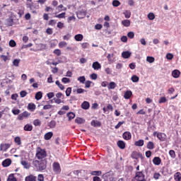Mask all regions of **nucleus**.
Segmentation results:
<instances>
[{
	"label": "nucleus",
	"instance_id": "24",
	"mask_svg": "<svg viewBox=\"0 0 181 181\" xmlns=\"http://www.w3.org/2000/svg\"><path fill=\"white\" fill-rule=\"evenodd\" d=\"M90 125L92 127H101V122H100L97 120H93L90 123Z\"/></svg>",
	"mask_w": 181,
	"mask_h": 181
},
{
	"label": "nucleus",
	"instance_id": "34",
	"mask_svg": "<svg viewBox=\"0 0 181 181\" xmlns=\"http://www.w3.org/2000/svg\"><path fill=\"white\" fill-rule=\"evenodd\" d=\"M67 47V42H66V41H62L59 43V47H60V49H63V47Z\"/></svg>",
	"mask_w": 181,
	"mask_h": 181
},
{
	"label": "nucleus",
	"instance_id": "64",
	"mask_svg": "<svg viewBox=\"0 0 181 181\" xmlns=\"http://www.w3.org/2000/svg\"><path fill=\"white\" fill-rule=\"evenodd\" d=\"M105 71L107 74H112V70L110 68H105Z\"/></svg>",
	"mask_w": 181,
	"mask_h": 181
},
{
	"label": "nucleus",
	"instance_id": "57",
	"mask_svg": "<svg viewBox=\"0 0 181 181\" xmlns=\"http://www.w3.org/2000/svg\"><path fill=\"white\" fill-rule=\"evenodd\" d=\"M127 36H128V37H129V39H134L135 34L134 33V32H129L127 33Z\"/></svg>",
	"mask_w": 181,
	"mask_h": 181
},
{
	"label": "nucleus",
	"instance_id": "59",
	"mask_svg": "<svg viewBox=\"0 0 181 181\" xmlns=\"http://www.w3.org/2000/svg\"><path fill=\"white\" fill-rule=\"evenodd\" d=\"M47 96L49 98V100H50V99L53 98V97H54V93H53V92L48 93L47 94Z\"/></svg>",
	"mask_w": 181,
	"mask_h": 181
},
{
	"label": "nucleus",
	"instance_id": "44",
	"mask_svg": "<svg viewBox=\"0 0 181 181\" xmlns=\"http://www.w3.org/2000/svg\"><path fill=\"white\" fill-rule=\"evenodd\" d=\"M11 112H13V115H19V114H21V110H19V109H17V110L13 109L11 110Z\"/></svg>",
	"mask_w": 181,
	"mask_h": 181
},
{
	"label": "nucleus",
	"instance_id": "13",
	"mask_svg": "<svg viewBox=\"0 0 181 181\" xmlns=\"http://www.w3.org/2000/svg\"><path fill=\"white\" fill-rule=\"evenodd\" d=\"M172 76L173 77H174V78H179V77L180 76V71L177 69H175L172 72Z\"/></svg>",
	"mask_w": 181,
	"mask_h": 181
},
{
	"label": "nucleus",
	"instance_id": "32",
	"mask_svg": "<svg viewBox=\"0 0 181 181\" xmlns=\"http://www.w3.org/2000/svg\"><path fill=\"white\" fill-rule=\"evenodd\" d=\"M123 13L126 19H129V18H131V11L126 10Z\"/></svg>",
	"mask_w": 181,
	"mask_h": 181
},
{
	"label": "nucleus",
	"instance_id": "31",
	"mask_svg": "<svg viewBox=\"0 0 181 181\" xmlns=\"http://www.w3.org/2000/svg\"><path fill=\"white\" fill-rule=\"evenodd\" d=\"M131 80L133 83H138V81H139V77L136 75H133Z\"/></svg>",
	"mask_w": 181,
	"mask_h": 181
},
{
	"label": "nucleus",
	"instance_id": "5",
	"mask_svg": "<svg viewBox=\"0 0 181 181\" xmlns=\"http://www.w3.org/2000/svg\"><path fill=\"white\" fill-rule=\"evenodd\" d=\"M29 115H30V114L25 111V112H23V113L18 115L17 119L19 121H22V120L25 119V118H28V117H29Z\"/></svg>",
	"mask_w": 181,
	"mask_h": 181
},
{
	"label": "nucleus",
	"instance_id": "52",
	"mask_svg": "<svg viewBox=\"0 0 181 181\" xmlns=\"http://www.w3.org/2000/svg\"><path fill=\"white\" fill-rule=\"evenodd\" d=\"M112 5L113 6H119L121 5V3L119 2V1H117V0H114L112 1Z\"/></svg>",
	"mask_w": 181,
	"mask_h": 181
},
{
	"label": "nucleus",
	"instance_id": "1",
	"mask_svg": "<svg viewBox=\"0 0 181 181\" xmlns=\"http://www.w3.org/2000/svg\"><path fill=\"white\" fill-rule=\"evenodd\" d=\"M103 177L104 180H108V181H117V177H114V172L110 171L106 173H105L103 175Z\"/></svg>",
	"mask_w": 181,
	"mask_h": 181
},
{
	"label": "nucleus",
	"instance_id": "6",
	"mask_svg": "<svg viewBox=\"0 0 181 181\" xmlns=\"http://www.w3.org/2000/svg\"><path fill=\"white\" fill-rule=\"evenodd\" d=\"M134 179H135V180H137V181H141V180H145L142 172H137L136 173V176H135Z\"/></svg>",
	"mask_w": 181,
	"mask_h": 181
},
{
	"label": "nucleus",
	"instance_id": "61",
	"mask_svg": "<svg viewBox=\"0 0 181 181\" xmlns=\"http://www.w3.org/2000/svg\"><path fill=\"white\" fill-rule=\"evenodd\" d=\"M166 59L168 60H172V59H173V55L172 54H170V53H168L166 54Z\"/></svg>",
	"mask_w": 181,
	"mask_h": 181
},
{
	"label": "nucleus",
	"instance_id": "36",
	"mask_svg": "<svg viewBox=\"0 0 181 181\" xmlns=\"http://www.w3.org/2000/svg\"><path fill=\"white\" fill-rule=\"evenodd\" d=\"M36 109V105L33 103H30L28 105V110H30V111H35Z\"/></svg>",
	"mask_w": 181,
	"mask_h": 181
},
{
	"label": "nucleus",
	"instance_id": "46",
	"mask_svg": "<svg viewBox=\"0 0 181 181\" xmlns=\"http://www.w3.org/2000/svg\"><path fill=\"white\" fill-rule=\"evenodd\" d=\"M15 46H16V42H15V40H11L9 41V47H15Z\"/></svg>",
	"mask_w": 181,
	"mask_h": 181
},
{
	"label": "nucleus",
	"instance_id": "47",
	"mask_svg": "<svg viewBox=\"0 0 181 181\" xmlns=\"http://www.w3.org/2000/svg\"><path fill=\"white\" fill-rule=\"evenodd\" d=\"M14 141L17 144V145H21L22 144V141H21V137L19 136L15 137Z\"/></svg>",
	"mask_w": 181,
	"mask_h": 181
},
{
	"label": "nucleus",
	"instance_id": "7",
	"mask_svg": "<svg viewBox=\"0 0 181 181\" xmlns=\"http://www.w3.org/2000/svg\"><path fill=\"white\" fill-rule=\"evenodd\" d=\"M86 15H87V13L84 10L76 13V16L78 19H83V18H86Z\"/></svg>",
	"mask_w": 181,
	"mask_h": 181
},
{
	"label": "nucleus",
	"instance_id": "9",
	"mask_svg": "<svg viewBox=\"0 0 181 181\" xmlns=\"http://www.w3.org/2000/svg\"><path fill=\"white\" fill-rule=\"evenodd\" d=\"M123 138L126 140V141H129V139H131V138H132V135L131 134V132H125L123 135H122Z\"/></svg>",
	"mask_w": 181,
	"mask_h": 181
},
{
	"label": "nucleus",
	"instance_id": "37",
	"mask_svg": "<svg viewBox=\"0 0 181 181\" xmlns=\"http://www.w3.org/2000/svg\"><path fill=\"white\" fill-rule=\"evenodd\" d=\"M41 124L42 122L38 119L33 121V124L35 127H40Z\"/></svg>",
	"mask_w": 181,
	"mask_h": 181
},
{
	"label": "nucleus",
	"instance_id": "14",
	"mask_svg": "<svg viewBox=\"0 0 181 181\" xmlns=\"http://www.w3.org/2000/svg\"><path fill=\"white\" fill-rule=\"evenodd\" d=\"M52 136H53V132H49L45 134L44 139H45V141H49V139H52Z\"/></svg>",
	"mask_w": 181,
	"mask_h": 181
},
{
	"label": "nucleus",
	"instance_id": "12",
	"mask_svg": "<svg viewBox=\"0 0 181 181\" xmlns=\"http://www.w3.org/2000/svg\"><path fill=\"white\" fill-rule=\"evenodd\" d=\"M12 163V160L10 158H7L2 162V165L4 168H8Z\"/></svg>",
	"mask_w": 181,
	"mask_h": 181
},
{
	"label": "nucleus",
	"instance_id": "19",
	"mask_svg": "<svg viewBox=\"0 0 181 181\" xmlns=\"http://www.w3.org/2000/svg\"><path fill=\"white\" fill-rule=\"evenodd\" d=\"M122 56L124 59H129L131 57V52L129 51L123 52Z\"/></svg>",
	"mask_w": 181,
	"mask_h": 181
},
{
	"label": "nucleus",
	"instance_id": "35",
	"mask_svg": "<svg viewBox=\"0 0 181 181\" xmlns=\"http://www.w3.org/2000/svg\"><path fill=\"white\" fill-rule=\"evenodd\" d=\"M21 63V59H16L13 61V65L15 67H19V64Z\"/></svg>",
	"mask_w": 181,
	"mask_h": 181
},
{
	"label": "nucleus",
	"instance_id": "20",
	"mask_svg": "<svg viewBox=\"0 0 181 181\" xmlns=\"http://www.w3.org/2000/svg\"><path fill=\"white\" fill-rule=\"evenodd\" d=\"M23 129L24 131L30 132L33 129V126H32V124H27L24 126Z\"/></svg>",
	"mask_w": 181,
	"mask_h": 181
},
{
	"label": "nucleus",
	"instance_id": "51",
	"mask_svg": "<svg viewBox=\"0 0 181 181\" xmlns=\"http://www.w3.org/2000/svg\"><path fill=\"white\" fill-rule=\"evenodd\" d=\"M49 128H54V127H56V121L52 120L49 123Z\"/></svg>",
	"mask_w": 181,
	"mask_h": 181
},
{
	"label": "nucleus",
	"instance_id": "43",
	"mask_svg": "<svg viewBox=\"0 0 181 181\" xmlns=\"http://www.w3.org/2000/svg\"><path fill=\"white\" fill-rule=\"evenodd\" d=\"M55 84H57V86H58V87L60 88V90H64V86H63V84L60 83V81H57L55 82Z\"/></svg>",
	"mask_w": 181,
	"mask_h": 181
},
{
	"label": "nucleus",
	"instance_id": "26",
	"mask_svg": "<svg viewBox=\"0 0 181 181\" xmlns=\"http://www.w3.org/2000/svg\"><path fill=\"white\" fill-rule=\"evenodd\" d=\"M21 165H23L25 169H29L30 168V164L25 160H22Z\"/></svg>",
	"mask_w": 181,
	"mask_h": 181
},
{
	"label": "nucleus",
	"instance_id": "28",
	"mask_svg": "<svg viewBox=\"0 0 181 181\" xmlns=\"http://www.w3.org/2000/svg\"><path fill=\"white\" fill-rule=\"evenodd\" d=\"M67 117L69 118V121H71V119H74V118L76 117V114H74V112H69L67 115Z\"/></svg>",
	"mask_w": 181,
	"mask_h": 181
},
{
	"label": "nucleus",
	"instance_id": "40",
	"mask_svg": "<svg viewBox=\"0 0 181 181\" xmlns=\"http://www.w3.org/2000/svg\"><path fill=\"white\" fill-rule=\"evenodd\" d=\"M147 17L149 21H153V19H155V14L153 13H149Z\"/></svg>",
	"mask_w": 181,
	"mask_h": 181
},
{
	"label": "nucleus",
	"instance_id": "8",
	"mask_svg": "<svg viewBox=\"0 0 181 181\" xmlns=\"http://www.w3.org/2000/svg\"><path fill=\"white\" fill-rule=\"evenodd\" d=\"M10 146H11L8 144H1L0 145V151H1L3 152H6V151H8V149H9Z\"/></svg>",
	"mask_w": 181,
	"mask_h": 181
},
{
	"label": "nucleus",
	"instance_id": "11",
	"mask_svg": "<svg viewBox=\"0 0 181 181\" xmlns=\"http://www.w3.org/2000/svg\"><path fill=\"white\" fill-rule=\"evenodd\" d=\"M92 68L94 70H100V69H101V64L98 62H95L92 64Z\"/></svg>",
	"mask_w": 181,
	"mask_h": 181
},
{
	"label": "nucleus",
	"instance_id": "50",
	"mask_svg": "<svg viewBox=\"0 0 181 181\" xmlns=\"http://www.w3.org/2000/svg\"><path fill=\"white\" fill-rule=\"evenodd\" d=\"M20 95L21 98H23L24 97H26V95H28V92H26V90H22L20 92Z\"/></svg>",
	"mask_w": 181,
	"mask_h": 181
},
{
	"label": "nucleus",
	"instance_id": "15",
	"mask_svg": "<svg viewBox=\"0 0 181 181\" xmlns=\"http://www.w3.org/2000/svg\"><path fill=\"white\" fill-rule=\"evenodd\" d=\"M81 108H83V110H88L90 108V103L84 101L81 104Z\"/></svg>",
	"mask_w": 181,
	"mask_h": 181
},
{
	"label": "nucleus",
	"instance_id": "3",
	"mask_svg": "<svg viewBox=\"0 0 181 181\" xmlns=\"http://www.w3.org/2000/svg\"><path fill=\"white\" fill-rule=\"evenodd\" d=\"M52 170L54 173L59 174L62 172V168H60V164L59 163L54 162L52 164Z\"/></svg>",
	"mask_w": 181,
	"mask_h": 181
},
{
	"label": "nucleus",
	"instance_id": "60",
	"mask_svg": "<svg viewBox=\"0 0 181 181\" xmlns=\"http://www.w3.org/2000/svg\"><path fill=\"white\" fill-rule=\"evenodd\" d=\"M89 46L88 42H83L81 44L82 49H87Z\"/></svg>",
	"mask_w": 181,
	"mask_h": 181
},
{
	"label": "nucleus",
	"instance_id": "18",
	"mask_svg": "<svg viewBox=\"0 0 181 181\" xmlns=\"http://www.w3.org/2000/svg\"><path fill=\"white\" fill-rule=\"evenodd\" d=\"M122 25L123 26H125V28H129V26H131V21H129V20H123L122 21Z\"/></svg>",
	"mask_w": 181,
	"mask_h": 181
},
{
	"label": "nucleus",
	"instance_id": "30",
	"mask_svg": "<svg viewBox=\"0 0 181 181\" xmlns=\"http://www.w3.org/2000/svg\"><path fill=\"white\" fill-rule=\"evenodd\" d=\"M75 122L76 124H84V122H86V120H84L83 118L81 117H77L76 119H75Z\"/></svg>",
	"mask_w": 181,
	"mask_h": 181
},
{
	"label": "nucleus",
	"instance_id": "10",
	"mask_svg": "<svg viewBox=\"0 0 181 181\" xmlns=\"http://www.w3.org/2000/svg\"><path fill=\"white\" fill-rule=\"evenodd\" d=\"M153 163L154 165H156V166H159V165H160V163H162V160L159 157H155L153 159Z\"/></svg>",
	"mask_w": 181,
	"mask_h": 181
},
{
	"label": "nucleus",
	"instance_id": "17",
	"mask_svg": "<svg viewBox=\"0 0 181 181\" xmlns=\"http://www.w3.org/2000/svg\"><path fill=\"white\" fill-rule=\"evenodd\" d=\"M132 95V91L131 90H127L124 93V98L125 100H129L131 98V96Z\"/></svg>",
	"mask_w": 181,
	"mask_h": 181
},
{
	"label": "nucleus",
	"instance_id": "27",
	"mask_svg": "<svg viewBox=\"0 0 181 181\" xmlns=\"http://www.w3.org/2000/svg\"><path fill=\"white\" fill-rule=\"evenodd\" d=\"M43 97V93L42 92L39 91L35 94V100L39 101V100H42V98Z\"/></svg>",
	"mask_w": 181,
	"mask_h": 181
},
{
	"label": "nucleus",
	"instance_id": "33",
	"mask_svg": "<svg viewBox=\"0 0 181 181\" xmlns=\"http://www.w3.org/2000/svg\"><path fill=\"white\" fill-rule=\"evenodd\" d=\"M77 93V94H83V93H86V90L83 88L74 89V93Z\"/></svg>",
	"mask_w": 181,
	"mask_h": 181
},
{
	"label": "nucleus",
	"instance_id": "4",
	"mask_svg": "<svg viewBox=\"0 0 181 181\" xmlns=\"http://www.w3.org/2000/svg\"><path fill=\"white\" fill-rule=\"evenodd\" d=\"M153 135L154 136H157V138L160 141H165L166 139V134H165V133H158V132H154Z\"/></svg>",
	"mask_w": 181,
	"mask_h": 181
},
{
	"label": "nucleus",
	"instance_id": "23",
	"mask_svg": "<svg viewBox=\"0 0 181 181\" xmlns=\"http://www.w3.org/2000/svg\"><path fill=\"white\" fill-rule=\"evenodd\" d=\"M117 146H119V148H120V149H125V142H124L122 141H118Z\"/></svg>",
	"mask_w": 181,
	"mask_h": 181
},
{
	"label": "nucleus",
	"instance_id": "16",
	"mask_svg": "<svg viewBox=\"0 0 181 181\" xmlns=\"http://www.w3.org/2000/svg\"><path fill=\"white\" fill-rule=\"evenodd\" d=\"M74 39L76 42H81L84 39V36L82 34H78L74 36Z\"/></svg>",
	"mask_w": 181,
	"mask_h": 181
},
{
	"label": "nucleus",
	"instance_id": "53",
	"mask_svg": "<svg viewBox=\"0 0 181 181\" xmlns=\"http://www.w3.org/2000/svg\"><path fill=\"white\" fill-rule=\"evenodd\" d=\"M54 54H56L57 56H60L62 54V51L59 49H57L54 50L53 52Z\"/></svg>",
	"mask_w": 181,
	"mask_h": 181
},
{
	"label": "nucleus",
	"instance_id": "41",
	"mask_svg": "<svg viewBox=\"0 0 181 181\" xmlns=\"http://www.w3.org/2000/svg\"><path fill=\"white\" fill-rule=\"evenodd\" d=\"M139 156V153H138L136 151H134L132 154V158H133V159H138Z\"/></svg>",
	"mask_w": 181,
	"mask_h": 181
},
{
	"label": "nucleus",
	"instance_id": "29",
	"mask_svg": "<svg viewBox=\"0 0 181 181\" xmlns=\"http://www.w3.org/2000/svg\"><path fill=\"white\" fill-rule=\"evenodd\" d=\"M174 179L175 181H181V174L180 173H176L174 175Z\"/></svg>",
	"mask_w": 181,
	"mask_h": 181
},
{
	"label": "nucleus",
	"instance_id": "55",
	"mask_svg": "<svg viewBox=\"0 0 181 181\" xmlns=\"http://www.w3.org/2000/svg\"><path fill=\"white\" fill-rule=\"evenodd\" d=\"M169 155L171 156V158H176V154L175 153V151L170 150L169 151Z\"/></svg>",
	"mask_w": 181,
	"mask_h": 181
},
{
	"label": "nucleus",
	"instance_id": "63",
	"mask_svg": "<svg viewBox=\"0 0 181 181\" xmlns=\"http://www.w3.org/2000/svg\"><path fill=\"white\" fill-rule=\"evenodd\" d=\"M18 94L17 93H14L13 95H11V100H14V101H16V100H18Z\"/></svg>",
	"mask_w": 181,
	"mask_h": 181
},
{
	"label": "nucleus",
	"instance_id": "62",
	"mask_svg": "<svg viewBox=\"0 0 181 181\" xmlns=\"http://www.w3.org/2000/svg\"><path fill=\"white\" fill-rule=\"evenodd\" d=\"M37 180L38 181H44L45 177H43V175H42V174L38 175Z\"/></svg>",
	"mask_w": 181,
	"mask_h": 181
},
{
	"label": "nucleus",
	"instance_id": "38",
	"mask_svg": "<svg viewBox=\"0 0 181 181\" xmlns=\"http://www.w3.org/2000/svg\"><path fill=\"white\" fill-rule=\"evenodd\" d=\"M55 18H58L59 19H63L66 18V13H62L60 14H58L55 16Z\"/></svg>",
	"mask_w": 181,
	"mask_h": 181
},
{
	"label": "nucleus",
	"instance_id": "2",
	"mask_svg": "<svg viewBox=\"0 0 181 181\" xmlns=\"http://www.w3.org/2000/svg\"><path fill=\"white\" fill-rule=\"evenodd\" d=\"M46 151L38 147L36 150V157L37 159H43L47 156Z\"/></svg>",
	"mask_w": 181,
	"mask_h": 181
},
{
	"label": "nucleus",
	"instance_id": "49",
	"mask_svg": "<svg viewBox=\"0 0 181 181\" xmlns=\"http://www.w3.org/2000/svg\"><path fill=\"white\" fill-rule=\"evenodd\" d=\"M65 93L66 97H70V94H71V88H67Z\"/></svg>",
	"mask_w": 181,
	"mask_h": 181
},
{
	"label": "nucleus",
	"instance_id": "48",
	"mask_svg": "<svg viewBox=\"0 0 181 181\" xmlns=\"http://www.w3.org/2000/svg\"><path fill=\"white\" fill-rule=\"evenodd\" d=\"M78 81H79L80 83H82V84H84L85 81H86V77L85 76H80L78 78Z\"/></svg>",
	"mask_w": 181,
	"mask_h": 181
},
{
	"label": "nucleus",
	"instance_id": "21",
	"mask_svg": "<svg viewBox=\"0 0 181 181\" xmlns=\"http://www.w3.org/2000/svg\"><path fill=\"white\" fill-rule=\"evenodd\" d=\"M117 87V83L115 82H110L107 86L108 90H114Z\"/></svg>",
	"mask_w": 181,
	"mask_h": 181
},
{
	"label": "nucleus",
	"instance_id": "25",
	"mask_svg": "<svg viewBox=\"0 0 181 181\" xmlns=\"http://www.w3.org/2000/svg\"><path fill=\"white\" fill-rule=\"evenodd\" d=\"M144 141L143 139H140L134 142L135 146H144Z\"/></svg>",
	"mask_w": 181,
	"mask_h": 181
},
{
	"label": "nucleus",
	"instance_id": "58",
	"mask_svg": "<svg viewBox=\"0 0 181 181\" xmlns=\"http://www.w3.org/2000/svg\"><path fill=\"white\" fill-rule=\"evenodd\" d=\"M93 176H100L101 175V171H93L91 173Z\"/></svg>",
	"mask_w": 181,
	"mask_h": 181
},
{
	"label": "nucleus",
	"instance_id": "56",
	"mask_svg": "<svg viewBox=\"0 0 181 181\" xmlns=\"http://www.w3.org/2000/svg\"><path fill=\"white\" fill-rule=\"evenodd\" d=\"M62 83H64V84H67L69 83H70V78H63L62 79Z\"/></svg>",
	"mask_w": 181,
	"mask_h": 181
},
{
	"label": "nucleus",
	"instance_id": "54",
	"mask_svg": "<svg viewBox=\"0 0 181 181\" xmlns=\"http://www.w3.org/2000/svg\"><path fill=\"white\" fill-rule=\"evenodd\" d=\"M71 37V34H66L63 37L64 40H70Z\"/></svg>",
	"mask_w": 181,
	"mask_h": 181
},
{
	"label": "nucleus",
	"instance_id": "39",
	"mask_svg": "<svg viewBox=\"0 0 181 181\" xmlns=\"http://www.w3.org/2000/svg\"><path fill=\"white\" fill-rule=\"evenodd\" d=\"M147 148H148V149H150V150L153 149V148H154L153 142L149 141V142L147 144Z\"/></svg>",
	"mask_w": 181,
	"mask_h": 181
},
{
	"label": "nucleus",
	"instance_id": "42",
	"mask_svg": "<svg viewBox=\"0 0 181 181\" xmlns=\"http://www.w3.org/2000/svg\"><path fill=\"white\" fill-rule=\"evenodd\" d=\"M168 101V99H166L165 97H161L159 100H158V103L159 104H163V103H165Z\"/></svg>",
	"mask_w": 181,
	"mask_h": 181
},
{
	"label": "nucleus",
	"instance_id": "45",
	"mask_svg": "<svg viewBox=\"0 0 181 181\" xmlns=\"http://www.w3.org/2000/svg\"><path fill=\"white\" fill-rule=\"evenodd\" d=\"M146 62L148 63H153V62H155V58H153V57H147Z\"/></svg>",
	"mask_w": 181,
	"mask_h": 181
},
{
	"label": "nucleus",
	"instance_id": "22",
	"mask_svg": "<svg viewBox=\"0 0 181 181\" xmlns=\"http://www.w3.org/2000/svg\"><path fill=\"white\" fill-rule=\"evenodd\" d=\"M25 181H36V177L35 175H28L25 179Z\"/></svg>",
	"mask_w": 181,
	"mask_h": 181
}]
</instances>
